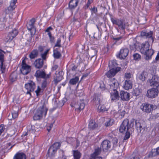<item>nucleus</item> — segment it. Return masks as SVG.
Listing matches in <instances>:
<instances>
[{"mask_svg": "<svg viewBox=\"0 0 159 159\" xmlns=\"http://www.w3.org/2000/svg\"><path fill=\"white\" fill-rule=\"evenodd\" d=\"M57 68H58L57 66L56 65H54V66H53L52 67V70H55L57 69Z\"/></svg>", "mask_w": 159, "mask_h": 159, "instance_id": "obj_62", "label": "nucleus"}, {"mask_svg": "<svg viewBox=\"0 0 159 159\" xmlns=\"http://www.w3.org/2000/svg\"><path fill=\"white\" fill-rule=\"evenodd\" d=\"M147 75V73L145 71H143L141 73L138 74L137 77L140 80L143 81L145 80Z\"/></svg>", "mask_w": 159, "mask_h": 159, "instance_id": "obj_28", "label": "nucleus"}, {"mask_svg": "<svg viewBox=\"0 0 159 159\" xmlns=\"http://www.w3.org/2000/svg\"><path fill=\"white\" fill-rule=\"evenodd\" d=\"M18 31L16 29L13 30L11 32H9L8 34V36L9 39H12L15 37L18 34Z\"/></svg>", "mask_w": 159, "mask_h": 159, "instance_id": "obj_27", "label": "nucleus"}, {"mask_svg": "<svg viewBox=\"0 0 159 159\" xmlns=\"http://www.w3.org/2000/svg\"><path fill=\"white\" fill-rule=\"evenodd\" d=\"M130 136V134L129 132H126L124 138V140H126L128 139Z\"/></svg>", "mask_w": 159, "mask_h": 159, "instance_id": "obj_50", "label": "nucleus"}, {"mask_svg": "<svg viewBox=\"0 0 159 159\" xmlns=\"http://www.w3.org/2000/svg\"><path fill=\"white\" fill-rule=\"evenodd\" d=\"M133 57L135 60H139L141 58V56L138 53H135L133 55Z\"/></svg>", "mask_w": 159, "mask_h": 159, "instance_id": "obj_44", "label": "nucleus"}, {"mask_svg": "<svg viewBox=\"0 0 159 159\" xmlns=\"http://www.w3.org/2000/svg\"><path fill=\"white\" fill-rule=\"evenodd\" d=\"M158 80V76L156 75H154L151 79L148 80V83L151 86H153L157 87L159 86Z\"/></svg>", "mask_w": 159, "mask_h": 159, "instance_id": "obj_13", "label": "nucleus"}, {"mask_svg": "<svg viewBox=\"0 0 159 159\" xmlns=\"http://www.w3.org/2000/svg\"><path fill=\"white\" fill-rule=\"evenodd\" d=\"M109 85L110 86L111 98V101H114L119 98L118 92L116 90L119 84L117 80L114 78L110 80L109 82Z\"/></svg>", "mask_w": 159, "mask_h": 159, "instance_id": "obj_2", "label": "nucleus"}, {"mask_svg": "<svg viewBox=\"0 0 159 159\" xmlns=\"http://www.w3.org/2000/svg\"><path fill=\"white\" fill-rule=\"evenodd\" d=\"M111 20L113 25H117L120 29L124 30L125 29L126 25L123 20L113 18H111Z\"/></svg>", "mask_w": 159, "mask_h": 159, "instance_id": "obj_6", "label": "nucleus"}, {"mask_svg": "<svg viewBox=\"0 0 159 159\" xmlns=\"http://www.w3.org/2000/svg\"><path fill=\"white\" fill-rule=\"evenodd\" d=\"M93 0H88L87 4L84 6L85 9L88 8L90 5L93 2Z\"/></svg>", "mask_w": 159, "mask_h": 159, "instance_id": "obj_43", "label": "nucleus"}, {"mask_svg": "<svg viewBox=\"0 0 159 159\" xmlns=\"http://www.w3.org/2000/svg\"><path fill=\"white\" fill-rule=\"evenodd\" d=\"M35 76L38 78H43L44 79H47L50 77L51 73L46 75L45 72L42 70H38L36 71L35 74Z\"/></svg>", "mask_w": 159, "mask_h": 159, "instance_id": "obj_11", "label": "nucleus"}, {"mask_svg": "<svg viewBox=\"0 0 159 159\" xmlns=\"http://www.w3.org/2000/svg\"><path fill=\"white\" fill-rule=\"evenodd\" d=\"M53 56L55 58H59L61 56V54L58 48H54Z\"/></svg>", "mask_w": 159, "mask_h": 159, "instance_id": "obj_31", "label": "nucleus"}, {"mask_svg": "<svg viewBox=\"0 0 159 159\" xmlns=\"http://www.w3.org/2000/svg\"><path fill=\"white\" fill-rule=\"evenodd\" d=\"M38 55V51L36 50H33L29 55V57L30 59H34Z\"/></svg>", "mask_w": 159, "mask_h": 159, "instance_id": "obj_36", "label": "nucleus"}, {"mask_svg": "<svg viewBox=\"0 0 159 159\" xmlns=\"http://www.w3.org/2000/svg\"><path fill=\"white\" fill-rule=\"evenodd\" d=\"M76 96H81L83 95V93L82 92L79 91V92H77L76 93Z\"/></svg>", "mask_w": 159, "mask_h": 159, "instance_id": "obj_57", "label": "nucleus"}, {"mask_svg": "<svg viewBox=\"0 0 159 159\" xmlns=\"http://www.w3.org/2000/svg\"><path fill=\"white\" fill-rule=\"evenodd\" d=\"M17 0H11L10 2V5L8 7L7 9L6 10V12L8 13H11L16 7V3Z\"/></svg>", "mask_w": 159, "mask_h": 159, "instance_id": "obj_19", "label": "nucleus"}, {"mask_svg": "<svg viewBox=\"0 0 159 159\" xmlns=\"http://www.w3.org/2000/svg\"><path fill=\"white\" fill-rule=\"evenodd\" d=\"M27 130L30 133L34 134L36 130V127L34 125H30L28 127Z\"/></svg>", "mask_w": 159, "mask_h": 159, "instance_id": "obj_33", "label": "nucleus"}, {"mask_svg": "<svg viewBox=\"0 0 159 159\" xmlns=\"http://www.w3.org/2000/svg\"><path fill=\"white\" fill-rule=\"evenodd\" d=\"M60 146V144L59 143L57 142L54 143L50 147L48 150V153L49 156H54Z\"/></svg>", "mask_w": 159, "mask_h": 159, "instance_id": "obj_8", "label": "nucleus"}, {"mask_svg": "<svg viewBox=\"0 0 159 159\" xmlns=\"http://www.w3.org/2000/svg\"><path fill=\"white\" fill-rule=\"evenodd\" d=\"M113 141L114 145H116L118 141L116 138H114Z\"/></svg>", "mask_w": 159, "mask_h": 159, "instance_id": "obj_58", "label": "nucleus"}, {"mask_svg": "<svg viewBox=\"0 0 159 159\" xmlns=\"http://www.w3.org/2000/svg\"><path fill=\"white\" fill-rule=\"evenodd\" d=\"M98 109L100 111H107L108 108L106 107L105 105H100L98 107Z\"/></svg>", "mask_w": 159, "mask_h": 159, "instance_id": "obj_38", "label": "nucleus"}, {"mask_svg": "<svg viewBox=\"0 0 159 159\" xmlns=\"http://www.w3.org/2000/svg\"><path fill=\"white\" fill-rule=\"evenodd\" d=\"M52 30V29L51 27H48L45 30L46 32H50V30Z\"/></svg>", "mask_w": 159, "mask_h": 159, "instance_id": "obj_63", "label": "nucleus"}, {"mask_svg": "<svg viewBox=\"0 0 159 159\" xmlns=\"http://www.w3.org/2000/svg\"><path fill=\"white\" fill-rule=\"evenodd\" d=\"M61 39L60 38H58L57 41L56 42L54 46V48H55L56 47H58V48H60L61 47Z\"/></svg>", "mask_w": 159, "mask_h": 159, "instance_id": "obj_40", "label": "nucleus"}, {"mask_svg": "<svg viewBox=\"0 0 159 159\" xmlns=\"http://www.w3.org/2000/svg\"><path fill=\"white\" fill-rule=\"evenodd\" d=\"M70 105L72 107H74L76 110H81L84 108L85 103L84 100L80 98L77 102H73Z\"/></svg>", "mask_w": 159, "mask_h": 159, "instance_id": "obj_5", "label": "nucleus"}, {"mask_svg": "<svg viewBox=\"0 0 159 159\" xmlns=\"http://www.w3.org/2000/svg\"><path fill=\"white\" fill-rule=\"evenodd\" d=\"M129 53V50L127 48L121 49L118 53L116 55L117 57L120 59H125L128 55Z\"/></svg>", "mask_w": 159, "mask_h": 159, "instance_id": "obj_15", "label": "nucleus"}, {"mask_svg": "<svg viewBox=\"0 0 159 159\" xmlns=\"http://www.w3.org/2000/svg\"><path fill=\"white\" fill-rule=\"evenodd\" d=\"M91 10L92 14L93 13L96 14L98 11L97 8L95 7H93L91 9Z\"/></svg>", "mask_w": 159, "mask_h": 159, "instance_id": "obj_49", "label": "nucleus"}, {"mask_svg": "<svg viewBox=\"0 0 159 159\" xmlns=\"http://www.w3.org/2000/svg\"><path fill=\"white\" fill-rule=\"evenodd\" d=\"M74 159H80L81 156V154L78 150H73L72 151Z\"/></svg>", "mask_w": 159, "mask_h": 159, "instance_id": "obj_30", "label": "nucleus"}, {"mask_svg": "<svg viewBox=\"0 0 159 159\" xmlns=\"http://www.w3.org/2000/svg\"><path fill=\"white\" fill-rule=\"evenodd\" d=\"M135 120L134 119H132L130 120L129 122V121L128 124L129 128L133 126L134 123H135Z\"/></svg>", "mask_w": 159, "mask_h": 159, "instance_id": "obj_47", "label": "nucleus"}, {"mask_svg": "<svg viewBox=\"0 0 159 159\" xmlns=\"http://www.w3.org/2000/svg\"><path fill=\"white\" fill-rule=\"evenodd\" d=\"M25 154L22 152L16 153L13 157V159H26Z\"/></svg>", "mask_w": 159, "mask_h": 159, "instance_id": "obj_26", "label": "nucleus"}, {"mask_svg": "<svg viewBox=\"0 0 159 159\" xmlns=\"http://www.w3.org/2000/svg\"><path fill=\"white\" fill-rule=\"evenodd\" d=\"M43 60L39 58L36 60L34 63V65L37 68H41L43 65Z\"/></svg>", "mask_w": 159, "mask_h": 159, "instance_id": "obj_25", "label": "nucleus"}, {"mask_svg": "<svg viewBox=\"0 0 159 159\" xmlns=\"http://www.w3.org/2000/svg\"><path fill=\"white\" fill-rule=\"evenodd\" d=\"M79 0H71L70 1L69 4V8L70 10L75 9L77 6Z\"/></svg>", "mask_w": 159, "mask_h": 159, "instance_id": "obj_22", "label": "nucleus"}, {"mask_svg": "<svg viewBox=\"0 0 159 159\" xmlns=\"http://www.w3.org/2000/svg\"><path fill=\"white\" fill-rule=\"evenodd\" d=\"M35 85L34 82L32 81H29L27 83L25 84V87L27 89V94L31 95L30 92L33 91L35 88Z\"/></svg>", "mask_w": 159, "mask_h": 159, "instance_id": "obj_9", "label": "nucleus"}, {"mask_svg": "<svg viewBox=\"0 0 159 159\" xmlns=\"http://www.w3.org/2000/svg\"><path fill=\"white\" fill-rule=\"evenodd\" d=\"M95 101L97 104L98 105V103H100V100L99 98H97V99H96Z\"/></svg>", "mask_w": 159, "mask_h": 159, "instance_id": "obj_64", "label": "nucleus"}, {"mask_svg": "<svg viewBox=\"0 0 159 159\" xmlns=\"http://www.w3.org/2000/svg\"><path fill=\"white\" fill-rule=\"evenodd\" d=\"M5 129V128L3 125H0V135L4 132Z\"/></svg>", "mask_w": 159, "mask_h": 159, "instance_id": "obj_51", "label": "nucleus"}, {"mask_svg": "<svg viewBox=\"0 0 159 159\" xmlns=\"http://www.w3.org/2000/svg\"><path fill=\"white\" fill-rule=\"evenodd\" d=\"M158 94V90L155 88H152L148 90L146 94V96L149 98H155Z\"/></svg>", "mask_w": 159, "mask_h": 159, "instance_id": "obj_12", "label": "nucleus"}, {"mask_svg": "<svg viewBox=\"0 0 159 159\" xmlns=\"http://www.w3.org/2000/svg\"><path fill=\"white\" fill-rule=\"evenodd\" d=\"M11 115L13 118H16L17 117L18 114L17 112H14L12 113Z\"/></svg>", "mask_w": 159, "mask_h": 159, "instance_id": "obj_52", "label": "nucleus"}, {"mask_svg": "<svg viewBox=\"0 0 159 159\" xmlns=\"http://www.w3.org/2000/svg\"><path fill=\"white\" fill-rule=\"evenodd\" d=\"M152 155L153 156L159 154V147L156 149H154L152 151Z\"/></svg>", "mask_w": 159, "mask_h": 159, "instance_id": "obj_42", "label": "nucleus"}, {"mask_svg": "<svg viewBox=\"0 0 159 159\" xmlns=\"http://www.w3.org/2000/svg\"><path fill=\"white\" fill-rule=\"evenodd\" d=\"M79 78L78 77H75L71 79L69 81V83L72 85L75 84L78 81Z\"/></svg>", "mask_w": 159, "mask_h": 159, "instance_id": "obj_34", "label": "nucleus"}, {"mask_svg": "<svg viewBox=\"0 0 159 159\" xmlns=\"http://www.w3.org/2000/svg\"><path fill=\"white\" fill-rule=\"evenodd\" d=\"M100 87L102 90H104L105 89V87L104 84H101Z\"/></svg>", "mask_w": 159, "mask_h": 159, "instance_id": "obj_59", "label": "nucleus"}, {"mask_svg": "<svg viewBox=\"0 0 159 159\" xmlns=\"http://www.w3.org/2000/svg\"><path fill=\"white\" fill-rule=\"evenodd\" d=\"M47 54L44 52L43 53H42L41 55V57L43 59L45 60L46 58V56Z\"/></svg>", "mask_w": 159, "mask_h": 159, "instance_id": "obj_56", "label": "nucleus"}, {"mask_svg": "<svg viewBox=\"0 0 159 159\" xmlns=\"http://www.w3.org/2000/svg\"><path fill=\"white\" fill-rule=\"evenodd\" d=\"M4 52L2 50H0V65L1 66V70L2 73H3L5 70V67L3 66V62L4 61Z\"/></svg>", "mask_w": 159, "mask_h": 159, "instance_id": "obj_24", "label": "nucleus"}, {"mask_svg": "<svg viewBox=\"0 0 159 159\" xmlns=\"http://www.w3.org/2000/svg\"><path fill=\"white\" fill-rule=\"evenodd\" d=\"M111 146V142L108 140H105L102 141L101 147L103 151H105L109 149Z\"/></svg>", "mask_w": 159, "mask_h": 159, "instance_id": "obj_18", "label": "nucleus"}, {"mask_svg": "<svg viewBox=\"0 0 159 159\" xmlns=\"http://www.w3.org/2000/svg\"><path fill=\"white\" fill-rule=\"evenodd\" d=\"M38 106L39 107L33 117L34 120H41L45 117L48 109L46 103L39 104Z\"/></svg>", "mask_w": 159, "mask_h": 159, "instance_id": "obj_1", "label": "nucleus"}, {"mask_svg": "<svg viewBox=\"0 0 159 159\" xmlns=\"http://www.w3.org/2000/svg\"><path fill=\"white\" fill-rule=\"evenodd\" d=\"M117 65L116 61H111L109 62V66L110 70L106 74L109 78L114 76L116 73L120 70V68L117 67Z\"/></svg>", "mask_w": 159, "mask_h": 159, "instance_id": "obj_4", "label": "nucleus"}, {"mask_svg": "<svg viewBox=\"0 0 159 159\" xmlns=\"http://www.w3.org/2000/svg\"><path fill=\"white\" fill-rule=\"evenodd\" d=\"M129 120L127 119H125L123 121L122 124L120 125L119 131L121 133H123L126 130H128L129 129Z\"/></svg>", "mask_w": 159, "mask_h": 159, "instance_id": "obj_16", "label": "nucleus"}, {"mask_svg": "<svg viewBox=\"0 0 159 159\" xmlns=\"http://www.w3.org/2000/svg\"><path fill=\"white\" fill-rule=\"evenodd\" d=\"M53 123H51L50 124H48L47 125V129L48 131L49 132L53 127Z\"/></svg>", "mask_w": 159, "mask_h": 159, "instance_id": "obj_48", "label": "nucleus"}, {"mask_svg": "<svg viewBox=\"0 0 159 159\" xmlns=\"http://www.w3.org/2000/svg\"><path fill=\"white\" fill-rule=\"evenodd\" d=\"M47 84V82L45 80L43 81L42 84V88L43 89H44L46 87Z\"/></svg>", "mask_w": 159, "mask_h": 159, "instance_id": "obj_53", "label": "nucleus"}, {"mask_svg": "<svg viewBox=\"0 0 159 159\" xmlns=\"http://www.w3.org/2000/svg\"><path fill=\"white\" fill-rule=\"evenodd\" d=\"M132 87V82L131 80H127L125 81L123 86V88L127 90L131 89Z\"/></svg>", "mask_w": 159, "mask_h": 159, "instance_id": "obj_23", "label": "nucleus"}, {"mask_svg": "<svg viewBox=\"0 0 159 159\" xmlns=\"http://www.w3.org/2000/svg\"><path fill=\"white\" fill-rule=\"evenodd\" d=\"M129 42L131 43L129 46L131 50L135 51L138 49L139 46L138 42H136L134 39H131L129 40Z\"/></svg>", "mask_w": 159, "mask_h": 159, "instance_id": "obj_17", "label": "nucleus"}, {"mask_svg": "<svg viewBox=\"0 0 159 159\" xmlns=\"http://www.w3.org/2000/svg\"><path fill=\"white\" fill-rule=\"evenodd\" d=\"M114 120L112 119H108L105 122V125L106 127L111 126L114 123Z\"/></svg>", "mask_w": 159, "mask_h": 159, "instance_id": "obj_37", "label": "nucleus"}, {"mask_svg": "<svg viewBox=\"0 0 159 159\" xmlns=\"http://www.w3.org/2000/svg\"><path fill=\"white\" fill-rule=\"evenodd\" d=\"M43 89L42 88H41L39 86L37 87V89L35 90V92L36 93L37 96H38L39 95L40 92H42Z\"/></svg>", "mask_w": 159, "mask_h": 159, "instance_id": "obj_45", "label": "nucleus"}, {"mask_svg": "<svg viewBox=\"0 0 159 159\" xmlns=\"http://www.w3.org/2000/svg\"><path fill=\"white\" fill-rule=\"evenodd\" d=\"M140 51L142 54L146 55L145 58L146 60L151 59L154 53V51L150 47L148 41H146L141 45Z\"/></svg>", "mask_w": 159, "mask_h": 159, "instance_id": "obj_3", "label": "nucleus"}, {"mask_svg": "<svg viewBox=\"0 0 159 159\" xmlns=\"http://www.w3.org/2000/svg\"><path fill=\"white\" fill-rule=\"evenodd\" d=\"M122 38V36H119L116 38H114V39L115 40V44L117 45H118L121 43L122 40L121 39Z\"/></svg>", "mask_w": 159, "mask_h": 159, "instance_id": "obj_35", "label": "nucleus"}, {"mask_svg": "<svg viewBox=\"0 0 159 159\" xmlns=\"http://www.w3.org/2000/svg\"><path fill=\"white\" fill-rule=\"evenodd\" d=\"M153 32L152 31L149 32L142 31L141 33V36L142 37L149 38V42L152 43L154 41L152 38Z\"/></svg>", "mask_w": 159, "mask_h": 159, "instance_id": "obj_14", "label": "nucleus"}, {"mask_svg": "<svg viewBox=\"0 0 159 159\" xmlns=\"http://www.w3.org/2000/svg\"><path fill=\"white\" fill-rule=\"evenodd\" d=\"M63 73L62 71H59L57 74L56 73V76L54 77V83L57 84L63 79Z\"/></svg>", "mask_w": 159, "mask_h": 159, "instance_id": "obj_20", "label": "nucleus"}, {"mask_svg": "<svg viewBox=\"0 0 159 159\" xmlns=\"http://www.w3.org/2000/svg\"><path fill=\"white\" fill-rule=\"evenodd\" d=\"M159 60V52H158L157 54V56L156 57L155 59V60H154L153 62H157V61H158Z\"/></svg>", "mask_w": 159, "mask_h": 159, "instance_id": "obj_55", "label": "nucleus"}, {"mask_svg": "<svg viewBox=\"0 0 159 159\" xmlns=\"http://www.w3.org/2000/svg\"><path fill=\"white\" fill-rule=\"evenodd\" d=\"M153 106L152 105L143 103L140 106V108L143 111L147 113H149L152 110Z\"/></svg>", "mask_w": 159, "mask_h": 159, "instance_id": "obj_10", "label": "nucleus"}, {"mask_svg": "<svg viewBox=\"0 0 159 159\" xmlns=\"http://www.w3.org/2000/svg\"><path fill=\"white\" fill-rule=\"evenodd\" d=\"M50 41L51 43H53L54 41V37H52V36L51 37H49Z\"/></svg>", "mask_w": 159, "mask_h": 159, "instance_id": "obj_60", "label": "nucleus"}, {"mask_svg": "<svg viewBox=\"0 0 159 159\" xmlns=\"http://www.w3.org/2000/svg\"><path fill=\"white\" fill-rule=\"evenodd\" d=\"M74 36V35L73 33L71 34L69 36V40H70V39H72L73 38Z\"/></svg>", "mask_w": 159, "mask_h": 159, "instance_id": "obj_61", "label": "nucleus"}, {"mask_svg": "<svg viewBox=\"0 0 159 159\" xmlns=\"http://www.w3.org/2000/svg\"><path fill=\"white\" fill-rule=\"evenodd\" d=\"M98 124L93 120H91L89 123V129H94L98 127Z\"/></svg>", "mask_w": 159, "mask_h": 159, "instance_id": "obj_29", "label": "nucleus"}, {"mask_svg": "<svg viewBox=\"0 0 159 159\" xmlns=\"http://www.w3.org/2000/svg\"><path fill=\"white\" fill-rule=\"evenodd\" d=\"M119 113L121 116V117H123L125 114V111L124 110H122V111H119Z\"/></svg>", "mask_w": 159, "mask_h": 159, "instance_id": "obj_54", "label": "nucleus"}, {"mask_svg": "<svg viewBox=\"0 0 159 159\" xmlns=\"http://www.w3.org/2000/svg\"><path fill=\"white\" fill-rule=\"evenodd\" d=\"M35 22V20L34 18H33L30 20L29 23L27 26L28 29L29 30H31L34 28V24Z\"/></svg>", "mask_w": 159, "mask_h": 159, "instance_id": "obj_32", "label": "nucleus"}, {"mask_svg": "<svg viewBox=\"0 0 159 159\" xmlns=\"http://www.w3.org/2000/svg\"><path fill=\"white\" fill-rule=\"evenodd\" d=\"M27 58L25 57L22 62V67L20 69L21 72L24 75H25L29 73L31 70V66L26 64L25 61Z\"/></svg>", "mask_w": 159, "mask_h": 159, "instance_id": "obj_7", "label": "nucleus"}, {"mask_svg": "<svg viewBox=\"0 0 159 159\" xmlns=\"http://www.w3.org/2000/svg\"><path fill=\"white\" fill-rule=\"evenodd\" d=\"M133 77V75L130 73H126L125 74L124 78L125 79H132Z\"/></svg>", "mask_w": 159, "mask_h": 159, "instance_id": "obj_41", "label": "nucleus"}, {"mask_svg": "<svg viewBox=\"0 0 159 159\" xmlns=\"http://www.w3.org/2000/svg\"><path fill=\"white\" fill-rule=\"evenodd\" d=\"M120 95L121 99L123 101H127L129 99V94L126 92L121 91L120 92Z\"/></svg>", "mask_w": 159, "mask_h": 159, "instance_id": "obj_21", "label": "nucleus"}, {"mask_svg": "<svg viewBox=\"0 0 159 159\" xmlns=\"http://www.w3.org/2000/svg\"><path fill=\"white\" fill-rule=\"evenodd\" d=\"M6 19L5 17L0 19V28L2 29L4 28V23L6 21Z\"/></svg>", "mask_w": 159, "mask_h": 159, "instance_id": "obj_39", "label": "nucleus"}, {"mask_svg": "<svg viewBox=\"0 0 159 159\" xmlns=\"http://www.w3.org/2000/svg\"><path fill=\"white\" fill-rule=\"evenodd\" d=\"M135 123L136 128H137L138 129H139V130H141L142 127L140 123L139 122L138 120H136L135 121Z\"/></svg>", "mask_w": 159, "mask_h": 159, "instance_id": "obj_46", "label": "nucleus"}]
</instances>
